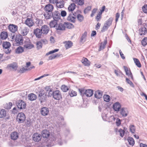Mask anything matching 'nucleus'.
Returning <instances> with one entry per match:
<instances>
[{
	"label": "nucleus",
	"mask_w": 147,
	"mask_h": 147,
	"mask_svg": "<svg viewBox=\"0 0 147 147\" xmlns=\"http://www.w3.org/2000/svg\"><path fill=\"white\" fill-rule=\"evenodd\" d=\"M61 137L59 133H52L51 134L49 140L53 143H57L59 145H61L63 142L61 141Z\"/></svg>",
	"instance_id": "1"
},
{
	"label": "nucleus",
	"mask_w": 147,
	"mask_h": 147,
	"mask_svg": "<svg viewBox=\"0 0 147 147\" xmlns=\"http://www.w3.org/2000/svg\"><path fill=\"white\" fill-rule=\"evenodd\" d=\"M113 20V18H110L105 22L101 30V32H103L108 29L111 25Z\"/></svg>",
	"instance_id": "2"
},
{
	"label": "nucleus",
	"mask_w": 147,
	"mask_h": 147,
	"mask_svg": "<svg viewBox=\"0 0 147 147\" xmlns=\"http://www.w3.org/2000/svg\"><path fill=\"white\" fill-rule=\"evenodd\" d=\"M25 115L23 113H18L17 116L16 120L19 123H23L26 119Z\"/></svg>",
	"instance_id": "3"
},
{
	"label": "nucleus",
	"mask_w": 147,
	"mask_h": 147,
	"mask_svg": "<svg viewBox=\"0 0 147 147\" xmlns=\"http://www.w3.org/2000/svg\"><path fill=\"white\" fill-rule=\"evenodd\" d=\"M146 27H147V23H144L143 26H142L139 30V34L140 35H145L147 33Z\"/></svg>",
	"instance_id": "4"
},
{
	"label": "nucleus",
	"mask_w": 147,
	"mask_h": 147,
	"mask_svg": "<svg viewBox=\"0 0 147 147\" xmlns=\"http://www.w3.org/2000/svg\"><path fill=\"white\" fill-rule=\"evenodd\" d=\"M17 107L20 109H25L26 106V104L25 102L22 100H18L16 103Z\"/></svg>",
	"instance_id": "5"
},
{
	"label": "nucleus",
	"mask_w": 147,
	"mask_h": 147,
	"mask_svg": "<svg viewBox=\"0 0 147 147\" xmlns=\"http://www.w3.org/2000/svg\"><path fill=\"white\" fill-rule=\"evenodd\" d=\"M34 33L36 37L38 38H40L42 36V32L41 29L37 28L34 30Z\"/></svg>",
	"instance_id": "6"
},
{
	"label": "nucleus",
	"mask_w": 147,
	"mask_h": 147,
	"mask_svg": "<svg viewBox=\"0 0 147 147\" xmlns=\"http://www.w3.org/2000/svg\"><path fill=\"white\" fill-rule=\"evenodd\" d=\"M8 28L10 32L14 33L18 30V27L13 24H10L8 27Z\"/></svg>",
	"instance_id": "7"
},
{
	"label": "nucleus",
	"mask_w": 147,
	"mask_h": 147,
	"mask_svg": "<svg viewBox=\"0 0 147 147\" xmlns=\"http://www.w3.org/2000/svg\"><path fill=\"white\" fill-rule=\"evenodd\" d=\"M53 97L56 100H59L62 98V96L60 92L58 90L54 91Z\"/></svg>",
	"instance_id": "8"
},
{
	"label": "nucleus",
	"mask_w": 147,
	"mask_h": 147,
	"mask_svg": "<svg viewBox=\"0 0 147 147\" xmlns=\"http://www.w3.org/2000/svg\"><path fill=\"white\" fill-rule=\"evenodd\" d=\"M51 134L48 130L44 129L41 132L42 137L44 138L48 139L49 138Z\"/></svg>",
	"instance_id": "9"
},
{
	"label": "nucleus",
	"mask_w": 147,
	"mask_h": 147,
	"mask_svg": "<svg viewBox=\"0 0 147 147\" xmlns=\"http://www.w3.org/2000/svg\"><path fill=\"white\" fill-rule=\"evenodd\" d=\"M52 17L54 20H58L61 18L60 13L58 11H55L52 13Z\"/></svg>",
	"instance_id": "10"
},
{
	"label": "nucleus",
	"mask_w": 147,
	"mask_h": 147,
	"mask_svg": "<svg viewBox=\"0 0 147 147\" xmlns=\"http://www.w3.org/2000/svg\"><path fill=\"white\" fill-rule=\"evenodd\" d=\"M15 40L17 44L21 45L23 43V38L22 35L20 34L16 36Z\"/></svg>",
	"instance_id": "11"
},
{
	"label": "nucleus",
	"mask_w": 147,
	"mask_h": 147,
	"mask_svg": "<svg viewBox=\"0 0 147 147\" xmlns=\"http://www.w3.org/2000/svg\"><path fill=\"white\" fill-rule=\"evenodd\" d=\"M33 140L35 142H39L42 138L41 134L37 133H34L32 137Z\"/></svg>",
	"instance_id": "12"
},
{
	"label": "nucleus",
	"mask_w": 147,
	"mask_h": 147,
	"mask_svg": "<svg viewBox=\"0 0 147 147\" xmlns=\"http://www.w3.org/2000/svg\"><path fill=\"white\" fill-rule=\"evenodd\" d=\"M49 112V109L47 107H43L41 109V113L43 116H46L48 115Z\"/></svg>",
	"instance_id": "13"
},
{
	"label": "nucleus",
	"mask_w": 147,
	"mask_h": 147,
	"mask_svg": "<svg viewBox=\"0 0 147 147\" xmlns=\"http://www.w3.org/2000/svg\"><path fill=\"white\" fill-rule=\"evenodd\" d=\"M24 47L25 48L30 49L34 47V45L32 44L30 40H28L25 42Z\"/></svg>",
	"instance_id": "14"
},
{
	"label": "nucleus",
	"mask_w": 147,
	"mask_h": 147,
	"mask_svg": "<svg viewBox=\"0 0 147 147\" xmlns=\"http://www.w3.org/2000/svg\"><path fill=\"white\" fill-rule=\"evenodd\" d=\"M74 14L72 12H71L67 17V19L70 22L74 23L75 22L76 17H75Z\"/></svg>",
	"instance_id": "15"
},
{
	"label": "nucleus",
	"mask_w": 147,
	"mask_h": 147,
	"mask_svg": "<svg viewBox=\"0 0 147 147\" xmlns=\"http://www.w3.org/2000/svg\"><path fill=\"white\" fill-rule=\"evenodd\" d=\"M21 33L23 36L26 35L29 32V30L27 27L21 28Z\"/></svg>",
	"instance_id": "16"
},
{
	"label": "nucleus",
	"mask_w": 147,
	"mask_h": 147,
	"mask_svg": "<svg viewBox=\"0 0 147 147\" xmlns=\"http://www.w3.org/2000/svg\"><path fill=\"white\" fill-rule=\"evenodd\" d=\"M41 29L43 34H47L49 30V27L47 25H45L42 26Z\"/></svg>",
	"instance_id": "17"
},
{
	"label": "nucleus",
	"mask_w": 147,
	"mask_h": 147,
	"mask_svg": "<svg viewBox=\"0 0 147 147\" xmlns=\"http://www.w3.org/2000/svg\"><path fill=\"white\" fill-rule=\"evenodd\" d=\"M123 67L126 73V75L130 77L133 80V76L130 70V69L129 70L127 67L124 66Z\"/></svg>",
	"instance_id": "18"
},
{
	"label": "nucleus",
	"mask_w": 147,
	"mask_h": 147,
	"mask_svg": "<svg viewBox=\"0 0 147 147\" xmlns=\"http://www.w3.org/2000/svg\"><path fill=\"white\" fill-rule=\"evenodd\" d=\"M25 23L29 27H30L34 24L33 20L29 18H27L25 22Z\"/></svg>",
	"instance_id": "19"
},
{
	"label": "nucleus",
	"mask_w": 147,
	"mask_h": 147,
	"mask_svg": "<svg viewBox=\"0 0 147 147\" xmlns=\"http://www.w3.org/2000/svg\"><path fill=\"white\" fill-rule=\"evenodd\" d=\"M53 9V5L51 4H49L47 5L45 8V9L46 11L49 12V13L52 12Z\"/></svg>",
	"instance_id": "20"
},
{
	"label": "nucleus",
	"mask_w": 147,
	"mask_h": 147,
	"mask_svg": "<svg viewBox=\"0 0 147 147\" xmlns=\"http://www.w3.org/2000/svg\"><path fill=\"white\" fill-rule=\"evenodd\" d=\"M121 114L123 117H126L128 113V112L127 108H122L121 110Z\"/></svg>",
	"instance_id": "21"
},
{
	"label": "nucleus",
	"mask_w": 147,
	"mask_h": 147,
	"mask_svg": "<svg viewBox=\"0 0 147 147\" xmlns=\"http://www.w3.org/2000/svg\"><path fill=\"white\" fill-rule=\"evenodd\" d=\"M55 29L57 30H64V23H57Z\"/></svg>",
	"instance_id": "22"
},
{
	"label": "nucleus",
	"mask_w": 147,
	"mask_h": 147,
	"mask_svg": "<svg viewBox=\"0 0 147 147\" xmlns=\"http://www.w3.org/2000/svg\"><path fill=\"white\" fill-rule=\"evenodd\" d=\"M81 61L85 66H88L90 65V61L86 58L83 57Z\"/></svg>",
	"instance_id": "23"
},
{
	"label": "nucleus",
	"mask_w": 147,
	"mask_h": 147,
	"mask_svg": "<svg viewBox=\"0 0 147 147\" xmlns=\"http://www.w3.org/2000/svg\"><path fill=\"white\" fill-rule=\"evenodd\" d=\"M19 137L18 133L16 131L12 132L11 134V138L14 140H17Z\"/></svg>",
	"instance_id": "24"
},
{
	"label": "nucleus",
	"mask_w": 147,
	"mask_h": 147,
	"mask_svg": "<svg viewBox=\"0 0 147 147\" xmlns=\"http://www.w3.org/2000/svg\"><path fill=\"white\" fill-rule=\"evenodd\" d=\"M45 18L46 20L50 19L52 17V12H49L46 11L44 14Z\"/></svg>",
	"instance_id": "25"
},
{
	"label": "nucleus",
	"mask_w": 147,
	"mask_h": 147,
	"mask_svg": "<svg viewBox=\"0 0 147 147\" xmlns=\"http://www.w3.org/2000/svg\"><path fill=\"white\" fill-rule=\"evenodd\" d=\"M64 43L65 44V46L66 49L71 48L73 45V43L70 41H65Z\"/></svg>",
	"instance_id": "26"
},
{
	"label": "nucleus",
	"mask_w": 147,
	"mask_h": 147,
	"mask_svg": "<svg viewBox=\"0 0 147 147\" xmlns=\"http://www.w3.org/2000/svg\"><path fill=\"white\" fill-rule=\"evenodd\" d=\"M121 105L119 102H116L114 104L113 108L115 111H119L121 108Z\"/></svg>",
	"instance_id": "27"
},
{
	"label": "nucleus",
	"mask_w": 147,
	"mask_h": 147,
	"mask_svg": "<svg viewBox=\"0 0 147 147\" xmlns=\"http://www.w3.org/2000/svg\"><path fill=\"white\" fill-rule=\"evenodd\" d=\"M56 6L59 8H62L63 7L64 5V2L63 0H60L59 1H57L56 3Z\"/></svg>",
	"instance_id": "28"
},
{
	"label": "nucleus",
	"mask_w": 147,
	"mask_h": 147,
	"mask_svg": "<svg viewBox=\"0 0 147 147\" xmlns=\"http://www.w3.org/2000/svg\"><path fill=\"white\" fill-rule=\"evenodd\" d=\"M93 94V91L90 89L86 90L85 96L87 97L92 96Z\"/></svg>",
	"instance_id": "29"
},
{
	"label": "nucleus",
	"mask_w": 147,
	"mask_h": 147,
	"mask_svg": "<svg viewBox=\"0 0 147 147\" xmlns=\"http://www.w3.org/2000/svg\"><path fill=\"white\" fill-rule=\"evenodd\" d=\"M102 95V92L100 90H98L94 94L95 97L98 99L101 98Z\"/></svg>",
	"instance_id": "30"
},
{
	"label": "nucleus",
	"mask_w": 147,
	"mask_h": 147,
	"mask_svg": "<svg viewBox=\"0 0 147 147\" xmlns=\"http://www.w3.org/2000/svg\"><path fill=\"white\" fill-rule=\"evenodd\" d=\"M64 30H65V28L70 29L74 27L73 24L70 23L65 22L64 23Z\"/></svg>",
	"instance_id": "31"
},
{
	"label": "nucleus",
	"mask_w": 147,
	"mask_h": 147,
	"mask_svg": "<svg viewBox=\"0 0 147 147\" xmlns=\"http://www.w3.org/2000/svg\"><path fill=\"white\" fill-rule=\"evenodd\" d=\"M28 99L31 101H33L35 100L37 98L36 95L33 93L29 94L28 96Z\"/></svg>",
	"instance_id": "32"
},
{
	"label": "nucleus",
	"mask_w": 147,
	"mask_h": 147,
	"mask_svg": "<svg viewBox=\"0 0 147 147\" xmlns=\"http://www.w3.org/2000/svg\"><path fill=\"white\" fill-rule=\"evenodd\" d=\"M57 21L55 20L51 21L49 23V26L51 28H55L56 25L57 23Z\"/></svg>",
	"instance_id": "33"
},
{
	"label": "nucleus",
	"mask_w": 147,
	"mask_h": 147,
	"mask_svg": "<svg viewBox=\"0 0 147 147\" xmlns=\"http://www.w3.org/2000/svg\"><path fill=\"white\" fill-rule=\"evenodd\" d=\"M45 89L48 92V96H53L54 91H52V89H51L49 87H46L45 88Z\"/></svg>",
	"instance_id": "34"
},
{
	"label": "nucleus",
	"mask_w": 147,
	"mask_h": 147,
	"mask_svg": "<svg viewBox=\"0 0 147 147\" xmlns=\"http://www.w3.org/2000/svg\"><path fill=\"white\" fill-rule=\"evenodd\" d=\"M2 45L3 48L6 49L9 48L11 45L10 43L7 41L3 42Z\"/></svg>",
	"instance_id": "35"
},
{
	"label": "nucleus",
	"mask_w": 147,
	"mask_h": 147,
	"mask_svg": "<svg viewBox=\"0 0 147 147\" xmlns=\"http://www.w3.org/2000/svg\"><path fill=\"white\" fill-rule=\"evenodd\" d=\"M1 37L2 39H6L8 36L7 33V32L3 31L0 34Z\"/></svg>",
	"instance_id": "36"
},
{
	"label": "nucleus",
	"mask_w": 147,
	"mask_h": 147,
	"mask_svg": "<svg viewBox=\"0 0 147 147\" xmlns=\"http://www.w3.org/2000/svg\"><path fill=\"white\" fill-rule=\"evenodd\" d=\"M76 6L75 3H71L68 7V10L69 11H73L75 9Z\"/></svg>",
	"instance_id": "37"
},
{
	"label": "nucleus",
	"mask_w": 147,
	"mask_h": 147,
	"mask_svg": "<svg viewBox=\"0 0 147 147\" xmlns=\"http://www.w3.org/2000/svg\"><path fill=\"white\" fill-rule=\"evenodd\" d=\"M6 111L3 109L0 110V118H3L6 116Z\"/></svg>",
	"instance_id": "38"
},
{
	"label": "nucleus",
	"mask_w": 147,
	"mask_h": 147,
	"mask_svg": "<svg viewBox=\"0 0 147 147\" xmlns=\"http://www.w3.org/2000/svg\"><path fill=\"white\" fill-rule=\"evenodd\" d=\"M87 35V32H85L82 34V36L80 39L81 42H84L86 41V38Z\"/></svg>",
	"instance_id": "39"
},
{
	"label": "nucleus",
	"mask_w": 147,
	"mask_h": 147,
	"mask_svg": "<svg viewBox=\"0 0 147 147\" xmlns=\"http://www.w3.org/2000/svg\"><path fill=\"white\" fill-rule=\"evenodd\" d=\"M78 90L80 94V95L82 97L85 96L86 90L84 88L79 89Z\"/></svg>",
	"instance_id": "40"
},
{
	"label": "nucleus",
	"mask_w": 147,
	"mask_h": 147,
	"mask_svg": "<svg viewBox=\"0 0 147 147\" xmlns=\"http://www.w3.org/2000/svg\"><path fill=\"white\" fill-rule=\"evenodd\" d=\"M127 140L129 144L131 146H133L134 144V140L133 138L131 137H128Z\"/></svg>",
	"instance_id": "41"
},
{
	"label": "nucleus",
	"mask_w": 147,
	"mask_h": 147,
	"mask_svg": "<svg viewBox=\"0 0 147 147\" xmlns=\"http://www.w3.org/2000/svg\"><path fill=\"white\" fill-rule=\"evenodd\" d=\"M8 67L11 68L15 70H16L18 67V66L15 63H12L9 64L8 65Z\"/></svg>",
	"instance_id": "42"
},
{
	"label": "nucleus",
	"mask_w": 147,
	"mask_h": 147,
	"mask_svg": "<svg viewBox=\"0 0 147 147\" xmlns=\"http://www.w3.org/2000/svg\"><path fill=\"white\" fill-rule=\"evenodd\" d=\"M107 43V40H104L103 42H102L101 43L100 47V50H101L104 49Z\"/></svg>",
	"instance_id": "43"
},
{
	"label": "nucleus",
	"mask_w": 147,
	"mask_h": 147,
	"mask_svg": "<svg viewBox=\"0 0 147 147\" xmlns=\"http://www.w3.org/2000/svg\"><path fill=\"white\" fill-rule=\"evenodd\" d=\"M77 18L80 22H82L84 20V17L82 15L80 14H77Z\"/></svg>",
	"instance_id": "44"
},
{
	"label": "nucleus",
	"mask_w": 147,
	"mask_h": 147,
	"mask_svg": "<svg viewBox=\"0 0 147 147\" xmlns=\"http://www.w3.org/2000/svg\"><path fill=\"white\" fill-rule=\"evenodd\" d=\"M134 60L136 65L139 67H140L141 65L139 60L136 58H134Z\"/></svg>",
	"instance_id": "45"
},
{
	"label": "nucleus",
	"mask_w": 147,
	"mask_h": 147,
	"mask_svg": "<svg viewBox=\"0 0 147 147\" xmlns=\"http://www.w3.org/2000/svg\"><path fill=\"white\" fill-rule=\"evenodd\" d=\"M60 56V55L59 54H56L55 55L53 54L51 55H50L49 57V59L48 60H52L53 59H54L55 58L57 57H59Z\"/></svg>",
	"instance_id": "46"
},
{
	"label": "nucleus",
	"mask_w": 147,
	"mask_h": 147,
	"mask_svg": "<svg viewBox=\"0 0 147 147\" xmlns=\"http://www.w3.org/2000/svg\"><path fill=\"white\" fill-rule=\"evenodd\" d=\"M47 98V96L46 95L44 96H42V97H39V100L40 102L42 103L43 102L46 100Z\"/></svg>",
	"instance_id": "47"
},
{
	"label": "nucleus",
	"mask_w": 147,
	"mask_h": 147,
	"mask_svg": "<svg viewBox=\"0 0 147 147\" xmlns=\"http://www.w3.org/2000/svg\"><path fill=\"white\" fill-rule=\"evenodd\" d=\"M16 53H22L24 51V49L23 47H19L16 49Z\"/></svg>",
	"instance_id": "48"
},
{
	"label": "nucleus",
	"mask_w": 147,
	"mask_h": 147,
	"mask_svg": "<svg viewBox=\"0 0 147 147\" xmlns=\"http://www.w3.org/2000/svg\"><path fill=\"white\" fill-rule=\"evenodd\" d=\"M116 132H119L120 136L122 137H123L124 135L125 131L124 130L121 129H120L118 131H117Z\"/></svg>",
	"instance_id": "49"
},
{
	"label": "nucleus",
	"mask_w": 147,
	"mask_h": 147,
	"mask_svg": "<svg viewBox=\"0 0 147 147\" xmlns=\"http://www.w3.org/2000/svg\"><path fill=\"white\" fill-rule=\"evenodd\" d=\"M61 89L64 92H67L69 90L68 87L65 85H62L61 87Z\"/></svg>",
	"instance_id": "50"
},
{
	"label": "nucleus",
	"mask_w": 147,
	"mask_h": 147,
	"mask_svg": "<svg viewBox=\"0 0 147 147\" xmlns=\"http://www.w3.org/2000/svg\"><path fill=\"white\" fill-rule=\"evenodd\" d=\"M103 98L104 101L106 102H109L110 101V97L108 95H105Z\"/></svg>",
	"instance_id": "51"
},
{
	"label": "nucleus",
	"mask_w": 147,
	"mask_h": 147,
	"mask_svg": "<svg viewBox=\"0 0 147 147\" xmlns=\"http://www.w3.org/2000/svg\"><path fill=\"white\" fill-rule=\"evenodd\" d=\"M40 41H38L36 43L37 48V49H40L42 47V44Z\"/></svg>",
	"instance_id": "52"
},
{
	"label": "nucleus",
	"mask_w": 147,
	"mask_h": 147,
	"mask_svg": "<svg viewBox=\"0 0 147 147\" xmlns=\"http://www.w3.org/2000/svg\"><path fill=\"white\" fill-rule=\"evenodd\" d=\"M59 50V49H55L53 50H52L51 51H50L49 52L47 53L46 54V55L48 56L49 55L51 54H52L53 53H55V52H57Z\"/></svg>",
	"instance_id": "53"
},
{
	"label": "nucleus",
	"mask_w": 147,
	"mask_h": 147,
	"mask_svg": "<svg viewBox=\"0 0 147 147\" xmlns=\"http://www.w3.org/2000/svg\"><path fill=\"white\" fill-rule=\"evenodd\" d=\"M141 42L142 45H143V46H145L147 45V37H145L142 40Z\"/></svg>",
	"instance_id": "54"
},
{
	"label": "nucleus",
	"mask_w": 147,
	"mask_h": 147,
	"mask_svg": "<svg viewBox=\"0 0 147 147\" xmlns=\"http://www.w3.org/2000/svg\"><path fill=\"white\" fill-rule=\"evenodd\" d=\"M91 6H88L85 8L84 11V14L87 13L88 12L90 11L91 9Z\"/></svg>",
	"instance_id": "55"
},
{
	"label": "nucleus",
	"mask_w": 147,
	"mask_h": 147,
	"mask_svg": "<svg viewBox=\"0 0 147 147\" xmlns=\"http://www.w3.org/2000/svg\"><path fill=\"white\" fill-rule=\"evenodd\" d=\"M126 82L128 84H129L130 86L134 88V85L133 83L128 78H126Z\"/></svg>",
	"instance_id": "56"
},
{
	"label": "nucleus",
	"mask_w": 147,
	"mask_h": 147,
	"mask_svg": "<svg viewBox=\"0 0 147 147\" xmlns=\"http://www.w3.org/2000/svg\"><path fill=\"white\" fill-rule=\"evenodd\" d=\"M69 95L71 97L76 96L77 95V92L74 91L72 90L69 92Z\"/></svg>",
	"instance_id": "57"
},
{
	"label": "nucleus",
	"mask_w": 147,
	"mask_h": 147,
	"mask_svg": "<svg viewBox=\"0 0 147 147\" xmlns=\"http://www.w3.org/2000/svg\"><path fill=\"white\" fill-rule=\"evenodd\" d=\"M135 127L134 125H131L130 127V130L131 132L133 133H134L135 132Z\"/></svg>",
	"instance_id": "58"
},
{
	"label": "nucleus",
	"mask_w": 147,
	"mask_h": 147,
	"mask_svg": "<svg viewBox=\"0 0 147 147\" xmlns=\"http://www.w3.org/2000/svg\"><path fill=\"white\" fill-rule=\"evenodd\" d=\"M142 9L144 13H147V5H144L142 7Z\"/></svg>",
	"instance_id": "59"
},
{
	"label": "nucleus",
	"mask_w": 147,
	"mask_h": 147,
	"mask_svg": "<svg viewBox=\"0 0 147 147\" xmlns=\"http://www.w3.org/2000/svg\"><path fill=\"white\" fill-rule=\"evenodd\" d=\"M97 10V9L96 8H94L93 9L92 11V13L90 15V16L91 17H93L94 16Z\"/></svg>",
	"instance_id": "60"
},
{
	"label": "nucleus",
	"mask_w": 147,
	"mask_h": 147,
	"mask_svg": "<svg viewBox=\"0 0 147 147\" xmlns=\"http://www.w3.org/2000/svg\"><path fill=\"white\" fill-rule=\"evenodd\" d=\"M78 4L80 5H82L84 3V0H77Z\"/></svg>",
	"instance_id": "61"
},
{
	"label": "nucleus",
	"mask_w": 147,
	"mask_h": 147,
	"mask_svg": "<svg viewBox=\"0 0 147 147\" xmlns=\"http://www.w3.org/2000/svg\"><path fill=\"white\" fill-rule=\"evenodd\" d=\"M27 68H25L23 67H21L20 69V72L21 73H23L24 72L27 71Z\"/></svg>",
	"instance_id": "62"
},
{
	"label": "nucleus",
	"mask_w": 147,
	"mask_h": 147,
	"mask_svg": "<svg viewBox=\"0 0 147 147\" xmlns=\"http://www.w3.org/2000/svg\"><path fill=\"white\" fill-rule=\"evenodd\" d=\"M60 15L62 17H64L66 16L67 14L66 12L64 10H63L61 11Z\"/></svg>",
	"instance_id": "63"
},
{
	"label": "nucleus",
	"mask_w": 147,
	"mask_h": 147,
	"mask_svg": "<svg viewBox=\"0 0 147 147\" xmlns=\"http://www.w3.org/2000/svg\"><path fill=\"white\" fill-rule=\"evenodd\" d=\"M116 123L117 126H119L121 124L120 120L119 118H117L116 122Z\"/></svg>",
	"instance_id": "64"
}]
</instances>
